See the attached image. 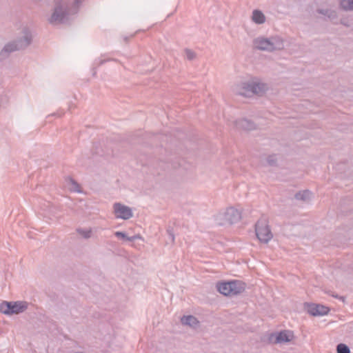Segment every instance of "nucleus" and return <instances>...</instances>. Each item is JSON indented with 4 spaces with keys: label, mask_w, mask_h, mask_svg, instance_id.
I'll return each instance as SVG.
<instances>
[{
    "label": "nucleus",
    "mask_w": 353,
    "mask_h": 353,
    "mask_svg": "<svg viewBox=\"0 0 353 353\" xmlns=\"http://www.w3.org/2000/svg\"><path fill=\"white\" fill-rule=\"evenodd\" d=\"M11 310H12L11 301L8 302V301H4L2 303H1L0 312L2 314H6V315H12Z\"/></svg>",
    "instance_id": "f3484780"
},
{
    "label": "nucleus",
    "mask_w": 353,
    "mask_h": 353,
    "mask_svg": "<svg viewBox=\"0 0 353 353\" xmlns=\"http://www.w3.org/2000/svg\"><path fill=\"white\" fill-rule=\"evenodd\" d=\"M69 182L71 185V187H70L71 191L75 192H81V188H80L79 183L77 181H75L73 179L70 178Z\"/></svg>",
    "instance_id": "aec40b11"
},
{
    "label": "nucleus",
    "mask_w": 353,
    "mask_h": 353,
    "mask_svg": "<svg viewBox=\"0 0 353 353\" xmlns=\"http://www.w3.org/2000/svg\"><path fill=\"white\" fill-rule=\"evenodd\" d=\"M255 233L260 242L267 243L273 237L266 217L262 216L255 223Z\"/></svg>",
    "instance_id": "39448f33"
},
{
    "label": "nucleus",
    "mask_w": 353,
    "mask_h": 353,
    "mask_svg": "<svg viewBox=\"0 0 353 353\" xmlns=\"http://www.w3.org/2000/svg\"><path fill=\"white\" fill-rule=\"evenodd\" d=\"M268 90V84L256 81L252 82H242L236 85L235 92L236 94L245 97H251L254 94L261 96Z\"/></svg>",
    "instance_id": "7ed1b4c3"
},
{
    "label": "nucleus",
    "mask_w": 353,
    "mask_h": 353,
    "mask_svg": "<svg viewBox=\"0 0 353 353\" xmlns=\"http://www.w3.org/2000/svg\"><path fill=\"white\" fill-rule=\"evenodd\" d=\"M251 19L255 24L261 25L265 22L266 17L262 11L256 9L252 11Z\"/></svg>",
    "instance_id": "4468645a"
},
{
    "label": "nucleus",
    "mask_w": 353,
    "mask_h": 353,
    "mask_svg": "<svg viewBox=\"0 0 353 353\" xmlns=\"http://www.w3.org/2000/svg\"><path fill=\"white\" fill-rule=\"evenodd\" d=\"M77 232L78 234H79L81 236H82L84 239H89L91 237V234H92V230L91 229H88V230H85V229H83V228H78L77 230Z\"/></svg>",
    "instance_id": "6ab92c4d"
},
{
    "label": "nucleus",
    "mask_w": 353,
    "mask_h": 353,
    "mask_svg": "<svg viewBox=\"0 0 353 353\" xmlns=\"http://www.w3.org/2000/svg\"><path fill=\"white\" fill-rule=\"evenodd\" d=\"M85 0H55L54 11L49 19L52 24L68 23L76 15Z\"/></svg>",
    "instance_id": "f257e3e1"
},
{
    "label": "nucleus",
    "mask_w": 353,
    "mask_h": 353,
    "mask_svg": "<svg viewBox=\"0 0 353 353\" xmlns=\"http://www.w3.org/2000/svg\"><path fill=\"white\" fill-rule=\"evenodd\" d=\"M181 321L183 325H189L192 327H196L199 323L197 319L192 315L183 316Z\"/></svg>",
    "instance_id": "dca6fc26"
},
{
    "label": "nucleus",
    "mask_w": 353,
    "mask_h": 353,
    "mask_svg": "<svg viewBox=\"0 0 353 353\" xmlns=\"http://www.w3.org/2000/svg\"><path fill=\"white\" fill-rule=\"evenodd\" d=\"M312 193L308 190L299 191L294 195V198L296 200H299L305 203H308L312 199Z\"/></svg>",
    "instance_id": "2eb2a0df"
},
{
    "label": "nucleus",
    "mask_w": 353,
    "mask_h": 353,
    "mask_svg": "<svg viewBox=\"0 0 353 353\" xmlns=\"http://www.w3.org/2000/svg\"><path fill=\"white\" fill-rule=\"evenodd\" d=\"M22 34V37L4 46L0 52V60L7 58L13 52L26 49L31 44L32 35L30 30L28 28H24Z\"/></svg>",
    "instance_id": "f03ea898"
},
{
    "label": "nucleus",
    "mask_w": 353,
    "mask_h": 353,
    "mask_svg": "<svg viewBox=\"0 0 353 353\" xmlns=\"http://www.w3.org/2000/svg\"><path fill=\"white\" fill-rule=\"evenodd\" d=\"M244 283L234 280L228 282H221L216 284L217 290L225 296H233L241 294L245 290Z\"/></svg>",
    "instance_id": "20e7f679"
},
{
    "label": "nucleus",
    "mask_w": 353,
    "mask_h": 353,
    "mask_svg": "<svg viewBox=\"0 0 353 353\" xmlns=\"http://www.w3.org/2000/svg\"><path fill=\"white\" fill-rule=\"evenodd\" d=\"M340 6L344 10H353V0H341Z\"/></svg>",
    "instance_id": "a211bd4d"
},
{
    "label": "nucleus",
    "mask_w": 353,
    "mask_h": 353,
    "mask_svg": "<svg viewBox=\"0 0 353 353\" xmlns=\"http://www.w3.org/2000/svg\"><path fill=\"white\" fill-rule=\"evenodd\" d=\"M305 309L308 314L314 316L325 315L330 311L329 307L315 303H306Z\"/></svg>",
    "instance_id": "0eeeda50"
},
{
    "label": "nucleus",
    "mask_w": 353,
    "mask_h": 353,
    "mask_svg": "<svg viewBox=\"0 0 353 353\" xmlns=\"http://www.w3.org/2000/svg\"><path fill=\"white\" fill-rule=\"evenodd\" d=\"M28 303L26 301H11V314H20L27 310Z\"/></svg>",
    "instance_id": "9b49d317"
},
{
    "label": "nucleus",
    "mask_w": 353,
    "mask_h": 353,
    "mask_svg": "<svg viewBox=\"0 0 353 353\" xmlns=\"http://www.w3.org/2000/svg\"><path fill=\"white\" fill-rule=\"evenodd\" d=\"M236 128L244 130H252L255 128V124L246 119H241L235 122Z\"/></svg>",
    "instance_id": "f8f14e48"
},
{
    "label": "nucleus",
    "mask_w": 353,
    "mask_h": 353,
    "mask_svg": "<svg viewBox=\"0 0 353 353\" xmlns=\"http://www.w3.org/2000/svg\"><path fill=\"white\" fill-rule=\"evenodd\" d=\"M267 52H272L282 50L284 48L283 40L279 37H271L268 38Z\"/></svg>",
    "instance_id": "9d476101"
},
{
    "label": "nucleus",
    "mask_w": 353,
    "mask_h": 353,
    "mask_svg": "<svg viewBox=\"0 0 353 353\" xmlns=\"http://www.w3.org/2000/svg\"><path fill=\"white\" fill-rule=\"evenodd\" d=\"M337 353H350V347L344 343H339L336 346Z\"/></svg>",
    "instance_id": "412c9836"
},
{
    "label": "nucleus",
    "mask_w": 353,
    "mask_h": 353,
    "mask_svg": "<svg viewBox=\"0 0 353 353\" xmlns=\"http://www.w3.org/2000/svg\"><path fill=\"white\" fill-rule=\"evenodd\" d=\"M167 232L169 234V235H170V236L171 238L172 241L174 242V233L172 232V231L171 230H168Z\"/></svg>",
    "instance_id": "cd10ccee"
},
{
    "label": "nucleus",
    "mask_w": 353,
    "mask_h": 353,
    "mask_svg": "<svg viewBox=\"0 0 353 353\" xmlns=\"http://www.w3.org/2000/svg\"><path fill=\"white\" fill-rule=\"evenodd\" d=\"M114 235L118 238H121L125 240H126L127 238L126 234L123 232L117 231L114 233Z\"/></svg>",
    "instance_id": "b1692460"
},
{
    "label": "nucleus",
    "mask_w": 353,
    "mask_h": 353,
    "mask_svg": "<svg viewBox=\"0 0 353 353\" xmlns=\"http://www.w3.org/2000/svg\"><path fill=\"white\" fill-rule=\"evenodd\" d=\"M110 61H115V59H100L99 61L98 65H101L103 63H105V62Z\"/></svg>",
    "instance_id": "393cba45"
},
{
    "label": "nucleus",
    "mask_w": 353,
    "mask_h": 353,
    "mask_svg": "<svg viewBox=\"0 0 353 353\" xmlns=\"http://www.w3.org/2000/svg\"><path fill=\"white\" fill-rule=\"evenodd\" d=\"M114 213L116 218L123 220H128L133 216L132 209L120 203H115L114 204Z\"/></svg>",
    "instance_id": "423d86ee"
},
{
    "label": "nucleus",
    "mask_w": 353,
    "mask_h": 353,
    "mask_svg": "<svg viewBox=\"0 0 353 353\" xmlns=\"http://www.w3.org/2000/svg\"><path fill=\"white\" fill-rule=\"evenodd\" d=\"M184 52L185 54L186 59L189 61L194 60L196 57V52L190 49L185 48Z\"/></svg>",
    "instance_id": "4be33fe9"
},
{
    "label": "nucleus",
    "mask_w": 353,
    "mask_h": 353,
    "mask_svg": "<svg viewBox=\"0 0 353 353\" xmlns=\"http://www.w3.org/2000/svg\"><path fill=\"white\" fill-rule=\"evenodd\" d=\"M132 37H133V35H130V37H125L123 38V39H124V41H125V42H127V41H128V39H129L130 38Z\"/></svg>",
    "instance_id": "c756f323"
},
{
    "label": "nucleus",
    "mask_w": 353,
    "mask_h": 353,
    "mask_svg": "<svg viewBox=\"0 0 353 353\" xmlns=\"http://www.w3.org/2000/svg\"><path fill=\"white\" fill-rule=\"evenodd\" d=\"M267 42L268 38L264 37H258L255 38L252 41L253 48L258 50L267 52L268 50V48H267Z\"/></svg>",
    "instance_id": "ddd939ff"
},
{
    "label": "nucleus",
    "mask_w": 353,
    "mask_h": 353,
    "mask_svg": "<svg viewBox=\"0 0 353 353\" xmlns=\"http://www.w3.org/2000/svg\"><path fill=\"white\" fill-rule=\"evenodd\" d=\"M267 161L270 165H275L277 161L276 155L272 154V155L268 156V157L267 158Z\"/></svg>",
    "instance_id": "5701e85b"
},
{
    "label": "nucleus",
    "mask_w": 353,
    "mask_h": 353,
    "mask_svg": "<svg viewBox=\"0 0 353 353\" xmlns=\"http://www.w3.org/2000/svg\"><path fill=\"white\" fill-rule=\"evenodd\" d=\"M139 238H140L139 235H134V236H127L126 241H134L135 239H139Z\"/></svg>",
    "instance_id": "a878e982"
},
{
    "label": "nucleus",
    "mask_w": 353,
    "mask_h": 353,
    "mask_svg": "<svg viewBox=\"0 0 353 353\" xmlns=\"http://www.w3.org/2000/svg\"><path fill=\"white\" fill-rule=\"evenodd\" d=\"M294 332L288 330V344L294 339Z\"/></svg>",
    "instance_id": "bb28decb"
},
{
    "label": "nucleus",
    "mask_w": 353,
    "mask_h": 353,
    "mask_svg": "<svg viewBox=\"0 0 353 353\" xmlns=\"http://www.w3.org/2000/svg\"><path fill=\"white\" fill-rule=\"evenodd\" d=\"M265 341L271 344H278L287 342V330L268 334L267 335V339Z\"/></svg>",
    "instance_id": "1a4fd4ad"
},
{
    "label": "nucleus",
    "mask_w": 353,
    "mask_h": 353,
    "mask_svg": "<svg viewBox=\"0 0 353 353\" xmlns=\"http://www.w3.org/2000/svg\"><path fill=\"white\" fill-rule=\"evenodd\" d=\"M318 12H319V13H320V14H327V12H328V10H318Z\"/></svg>",
    "instance_id": "c85d7f7f"
},
{
    "label": "nucleus",
    "mask_w": 353,
    "mask_h": 353,
    "mask_svg": "<svg viewBox=\"0 0 353 353\" xmlns=\"http://www.w3.org/2000/svg\"><path fill=\"white\" fill-rule=\"evenodd\" d=\"M224 219L229 224L239 222L241 219V212L237 209L230 207L227 208L223 214Z\"/></svg>",
    "instance_id": "6e6552de"
}]
</instances>
